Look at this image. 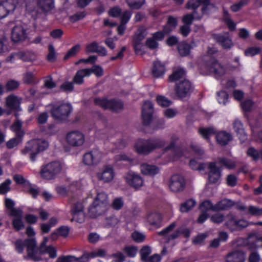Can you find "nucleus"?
Returning a JSON list of instances; mask_svg holds the SVG:
<instances>
[{
	"label": "nucleus",
	"instance_id": "a878e982",
	"mask_svg": "<svg viewBox=\"0 0 262 262\" xmlns=\"http://www.w3.org/2000/svg\"><path fill=\"white\" fill-rule=\"evenodd\" d=\"M140 170L142 174L149 176H154L158 173L160 171L157 166L146 163L141 164Z\"/></svg>",
	"mask_w": 262,
	"mask_h": 262
},
{
	"label": "nucleus",
	"instance_id": "c85d7f7f",
	"mask_svg": "<svg viewBox=\"0 0 262 262\" xmlns=\"http://www.w3.org/2000/svg\"><path fill=\"white\" fill-rule=\"evenodd\" d=\"M216 139L220 145L224 146L232 140V137L230 134L222 131L217 133L216 136Z\"/></svg>",
	"mask_w": 262,
	"mask_h": 262
},
{
	"label": "nucleus",
	"instance_id": "ea45409f",
	"mask_svg": "<svg viewBox=\"0 0 262 262\" xmlns=\"http://www.w3.org/2000/svg\"><path fill=\"white\" fill-rule=\"evenodd\" d=\"M217 160L220 163L229 169H233L236 166V163L235 161L225 157H219Z\"/></svg>",
	"mask_w": 262,
	"mask_h": 262
},
{
	"label": "nucleus",
	"instance_id": "bf43d9fd",
	"mask_svg": "<svg viewBox=\"0 0 262 262\" xmlns=\"http://www.w3.org/2000/svg\"><path fill=\"white\" fill-rule=\"evenodd\" d=\"M151 249L148 246H144L140 251L141 259L143 261H147L148 256L151 253Z\"/></svg>",
	"mask_w": 262,
	"mask_h": 262
},
{
	"label": "nucleus",
	"instance_id": "f3484780",
	"mask_svg": "<svg viewBox=\"0 0 262 262\" xmlns=\"http://www.w3.org/2000/svg\"><path fill=\"white\" fill-rule=\"evenodd\" d=\"M202 6L201 14L207 13L208 7L210 6L209 0H189L186 4V8L196 11V9Z\"/></svg>",
	"mask_w": 262,
	"mask_h": 262
},
{
	"label": "nucleus",
	"instance_id": "473e14b6",
	"mask_svg": "<svg viewBox=\"0 0 262 262\" xmlns=\"http://www.w3.org/2000/svg\"><path fill=\"white\" fill-rule=\"evenodd\" d=\"M185 71L182 68H178L173 70L172 73L169 76L170 82H176L184 78Z\"/></svg>",
	"mask_w": 262,
	"mask_h": 262
},
{
	"label": "nucleus",
	"instance_id": "a211bd4d",
	"mask_svg": "<svg viewBox=\"0 0 262 262\" xmlns=\"http://www.w3.org/2000/svg\"><path fill=\"white\" fill-rule=\"evenodd\" d=\"M209 169L208 181L210 183H216L222 176L221 170L216 167L215 162L207 163Z\"/></svg>",
	"mask_w": 262,
	"mask_h": 262
},
{
	"label": "nucleus",
	"instance_id": "20e7f679",
	"mask_svg": "<svg viewBox=\"0 0 262 262\" xmlns=\"http://www.w3.org/2000/svg\"><path fill=\"white\" fill-rule=\"evenodd\" d=\"M49 146V143L42 139H34L28 141L24 148L21 150V153L24 155H29L30 159L34 162L36 156L41 151L46 149Z\"/></svg>",
	"mask_w": 262,
	"mask_h": 262
},
{
	"label": "nucleus",
	"instance_id": "de8ad7c7",
	"mask_svg": "<svg viewBox=\"0 0 262 262\" xmlns=\"http://www.w3.org/2000/svg\"><path fill=\"white\" fill-rule=\"evenodd\" d=\"M190 46L186 43H181L178 46V50L181 56L187 55L190 52Z\"/></svg>",
	"mask_w": 262,
	"mask_h": 262
},
{
	"label": "nucleus",
	"instance_id": "5fc2aeb1",
	"mask_svg": "<svg viewBox=\"0 0 262 262\" xmlns=\"http://www.w3.org/2000/svg\"><path fill=\"white\" fill-rule=\"evenodd\" d=\"M158 104L162 107H167L171 104V101L163 96L159 95L157 97Z\"/></svg>",
	"mask_w": 262,
	"mask_h": 262
},
{
	"label": "nucleus",
	"instance_id": "0eeeda50",
	"mask_svg": "<svg viewBox=\"0 0 262 262\" xmlns=\"http://www.w3.org/2000/svg\"><path fill=\"white\" fill-rule=\"evenodd\" d=\"M225 225L230 230L235 231L246 227L248 223L245 220H237L233 213H230L226 216Z\"/></svg>",
	"mask_w": 262,
	"mask_h": 262
},
{
	"label": "nucleus",
	"instance_id": "7c9ffc66",
	"mask_svg": "<svg viewBox=\"0 0 262 262\" xmlns=\"http://www.w3.org/2000/svg\"><path fill=\"white\" fill-rule=\"evenodd\" d=\"M234 205L231 200L223 199L214 205L213 211L227 210Z\"/></svg>",
	"mask_w": 262,
	"mask_h": 262
},
{
	"label": "nucleus",
	"instance_id": "4468645a",
	"mask_svg": "<svg viewBox=\"0 0 262 262\" xmlns=\"http://www.w3.org/2000/svg\"><path fill=\"white\" fill-rule=\"evenodd\" d=\"M124 178L128 185L136 189L140 188L143 185L142 177L134 172H129L125 175Z\"/></svg>",
	"mask_w": 262,
	"mask_h": 262
},
{
	"label": "nucleus",
	"instance_id": "393cba45",
	"mask_svg": "<svg viewBox=\"0 0 262 262\" xmlns=\"http://www.w3.org/2000/svg\"><path fill=\"white\" fill-rule=\"evenodd\" d=\"M21 99L14 95H11L6 98V105L10 110L20 111V104Z\"/></svg>",
	"mask_w": 262,
	"mask_h": 262
},
{
	"label": "nucleus",
	"instance_id": "69168bd1",
	"mask_svg": "<svg viewBox=\"0 0 262 262\" xmlns=\"http://www.w3.org/2000/svg\"><path fill=\"white\" fill-rule=\"evenodd\" d=\"M260 51V49L258 47H250L245 50V54L248 56H253L258 54Z\"/></svg>",
	"mask_w": 262,
	"mask_h": 262
},
{
	"label": "nucleus",
	"instance_id": "f257e3e1",
	"mask_svg": "<svg viewBox=\"0 0 262 262\" xmlns=\"http://www.w3.org/2000/svg\"><path fill=\"white\" fill-rule=\"evenodd\" d=\"M48 241L47 237H45L39 249L36 246V242L34 239H28L26 241L28 245V255L34 261H39L42 259L43 254L47 253L49 257L54 258L57 256L55 248L52 246H46Z\"/></svg>",
	"mask_w": 262,
	"mask_h": 262
},
{
	"label": "nucleus",
	"instance_id": "a19ab883",
	"mask_svg": "<svg viewBox=\"0 0 262 262\" xmlns=\"http://www.w3.org/2000/svg\"><path fill=\"white\" fill-rule=\"evenodd\" d=\"M38 5L43 11L47 12L53 8V0H39Z\"/></svg>",
	"mask_w": 262,
	"mask_h": 262
},
{
	"label": "nucleus",
	"instance_id": "5701e85b",
	"mask_svg": "<svg viewBox=\"0 0 262 262\" xmlns=\"http://www.w3.org/2000/svg\"><path fill=\"white\" fill-rule=\"evenodd\" d=\"M215 38L216 41L225 49H229L233 45V42L228 33L216 35Z\"/></svg>",
	"mask_w": 262,
	"mask_h": 262
},
{
	"label": "nucleus",
	"instance_id": "2f4dec72",
	"mask_svg": "<svg viewBox=\"0 0 262 262\" xmlns=\"http://www.w3.org/2000/svg\"><path fill=\"white\" fill-rule=\"evenodd\" d=\"M183 234L185 237H189L190 234V230L186 228L180 227L177 229L173 233L170 234L168 237V240L174 239Z\"/></svg>",
	"mask_w": 262,
	"mask_h": 262
},
{
	"label": "nucleus",
	"instance_id": "79ce46f5",
	"mask_svg": "<svg viewBox=\"0 0 262 262\" xmlns=\"http://www.w3.org/2000/svg\"><path fill=\"white\" fill-rule=\"evenodd\" d=\"M196 202L193 199H189L181 204L180 210L181 212H187L191 210L195 205Z\"/></svg>",
	"mask_w": 262,
	"mask_h": 262
},
{
	"label": "nucleus",
	"instance_id": "6e6d98bb",
	"mask_svg": "<svg viewBox=\"0 0 262 262\" xmlns=\"http://www.w3.org/2000/svg\"><path fill=\"white\" fill-rule=\"evenodd\" d=\"M32 238L27 239L24 241L21 239H18L15 242V249L16 251L19 253L23 252L25 246L27 247V250H28V245L26 241L28 239H32Z\"/></svg>",
	"mask_w": 262,
	"mask_h": 262
},
{
	"label": "nucleus",
	"instance_id": "dca6fc26",
	"mask_svg": "<svg viewBox=\"0 0 262 262\" xmlns=\"http://www.w3.org/2000/svg\"><path fill=\"white\" fill-rule=\"evenodd\" d=\"M67 141L72 146H80L84 142L83 134L78 131H73L67 135Z\"/></svg>",
	"mask_w": 262,
	"mask_h": 262
},
{
	"label": "nucleus",
	"instance_id": "0e129e2a",
	"mask_svg": "<svg viewBox=\"0 0 262 262\" xmlns=\"http://www.w3.org/2000/svg\"><path fill=\"white\" fill-rule=\"evenodd\" d=\"M49 53L47 55V60L50 62H53L56 59V52L54 47L52 45H50L48 47Z\"/></svg>",
	"mask_w": 262,
	"mask_h": 262
},
{
	"label": "nucleus",
	"instance_id": "3c124183",
	"mask_svg": "<svg viewBox=\"0 0 262 262\" xmlns=\"http://www.w3.org/2000/svg\"><path fill=\"white\" fill-rule=\"evenodd\" d=\"M86 71H89L90 76L94 73L97 77H101L103 75V70L101 67L98 65H95L90 69H86Z\"/></svg>",
	"mask_w": 262,
	"mask_h": 262
},
{
	"label": "nucleus",
	"instance_id": "052dcab7",
	"mask_svg": "<svg viewBox=\"0 0 262 262\" xmlns=\"http://www.w3.org/2000/svg\"><path fill=\"white\" fill-rule=\"evenodd\" d=\"M11 181L7 179L5 182L0 185V194H5L10 190V185Z\"/></svg>",
	"mask_w": 262,
	"mask_h": 262
},
{
	"label": "nucleus",
	"instance_id": "a18cd8bd",
	"mask_svg": "<svg viewBox=\"0 0 262 262\" xmlns=\"http://www.w3.org/2000/svg\"><path fill=\"white\" fill-rule=\"evenodd\" d=\"M223 19L231 31H233L235 29V24L230 18L229 14L226 10H224Z\"/></svg>",
	"mask_w": 262,
	"mask_h": 262
},
{
	"label": "nucleus",
	"instance_id": "8fccbe9b",
	"mask_svg": "<svg viewBox=\"0 0 262 262\" xmlns=\"http://www.w3.org/2000/svg\"><path fill=\"white\" fill-rule=\"evenodd\" d=\"M128 6L135 9H140L145 3V0H126Z\"/></svg>",
	"mask_w": 262,
	"mask_h": 262
},
{
	"label": "nucleus",
	"instance_id": "b1692460",
	"mask_svg": "<svg viewBox=\"0 0 262 262\" xmlns=\"http://www.w3.org/2000/svg\"><path fill=\"white\" fill-rule=\"evenodd\" d=\"M245 259L246 254L244 252L235 250L228 254L226 262H244Z\"/></svg>",
	"mask_w": 262,
	"mask_h": 262
},
{
	"label": "nucleus",
	"instance_id": "6ab92c4d",
	"mask_svg": "<svg viewBox=\"0 0 262 262\" xmlns=\"http://www.w3.org/2000/svg\"><path fill=\"white\" fill-rule=\"evenodd\" d=\"M71 213L73 216L72 221H75L78 223H81L84 220V213L83 212V206L80 202L75 203L71 209Z\"/></svg>",
	"mask_w": 262,
	"mask_h": 262
},
{
	"label": "nucleus",
	"instance_id": "cd10ccee",
	"mask_svg": "<svg viewBox=\"0 0 262 262\" xmlns=\"http://www.w3.org/2000/svg\"><path fill=\"white\" fill-rule=\"evenodd\" d=\"M165 72V66L159 61H155L153 63L152 74L154 77L160 78L163 76Z\"/></svg>",
	"mask_w": 262,
	"mask_h": 262
},
{
	"label": "nucleus",
	"instance_id": "72a5a7b5",
	"mask_svg": "<svg viewBox=\"0 0 262 262\" xmlns=\"http://www.w3.org/2000/svg\"><path fill=\"white\" fill-rule=\"evenodd\" d=\"M202 17V15H198L196 11H193L192 13H188L183 16L182 21L184 25L190 26L194 19H200Z\"/></svg>",
	"mask_w": 262,
	"mask_h": 262
},
{
	"label": "nucleus",
	"instance_id": "39448f33",
	"mask_svg": "<svg viewBox=\"0 0 262 262\" xmlns=\"http://www.w3.org/2000/svg\"><path fill=\"white\" fill-rule=\"evenodd\" d=\"M62 166L59 161H53L43 165L40 168V178L46 180L55 179L62 171Z\"/></svg>",
	"mask_w": 262,
	"mask_h": 262
},
{
	"label": "nucleus",
	"instance_id": "6e6552de",
	"mask_svg": "<svg viewBox=\"0 0 262 262\" xmlns=\"http://www.w3.org/2000/svg\"><path fill=\"white\" fill-rule=\"evenodd\" d=\"M106 252L104 249H99L89 253H85L79 258L72 256H67V262H85L89 258L95 257H104Z\"/></svg>",
	"mask_w": 262,
	"mask_h": 262
},
{
	"label": "nucleus",
	"instance_id": "4c0bfd02",
	"mask_svg": "<svg viewBox=\"0 0 262 262\" xmlns=\"http://www.w3.org/2000/svg\"><path fill=\"white\" fill-rule=\"evenodd\" d=\"M0 2L10 14L15 10L19 3V0H0Z\"/></svg>",
	"mask_w": 262,
	"mask_h": 262
},
{
	"label": "nucleus",
	"instance_id": "13d9d810",
	"mask_svg": "<svg viewBox=\"0 0 262 262\" xmlns=\"http://www.w3.org/2000/svg\"><path fill=\"white\" fill-rule=\"evenodd\" d=\"M217 100L219 103L225 104L228 101V95L224 91L217 92Z\"/></svg>",
	"mask_w": 262,
	"mask_h": 262
},
{
	"label": "nucleus",
	"instance_id": "ddd939ff",
	"mask_svg": "<svg viewBox=\"0 0 262 262\" xmlns=\"http://www.w3.org/2000/svg\"><path fill=\"white\" fill-rule=\"evenodd\" d=\"M192 91V86L189 81L184 79L177 84L176 93L181 98L186 97Z\"/></svg>",
	"mask_w": 262,
	"mask_h": 262
},
{
	"label": "nucleus",
	"instance_id": "4d7b16f0",
	"mask_svg": "<svg viewBox=\"0 0 262 262\" xmlns=\"http://www.w3.org/2000/svg\"><path fill=\"white\" fill-rule=\"evenodd\" d=\"M12 226L16 231H19L24 228L25 225L22 218H14L12 220Z\"/></svg>",
	"mask_w": 262,
	"mask_h": 262
},
{
	"label": "nucleus",
	"instance_id": "4be33fe9",
	"mask_svg": "<svg viewBox=\"0 0 262 262\" xmlns=\"http://www.w3.org/2000/svg\"><path fill=\"white\" fill-rule=\"evenodd\" d=\"M233 126L238 139L241 142H244L247 139V135L242 122L238 119H235L233 123Z\"/></svg>",
	"mask_w": 262,
	"mask_h": 262
},
{
	"label": "nucleus",
	"instance_id": "9d476101",
	"mask_svg": "<svg viewBox=\"0 0 262 262\" xmlns=\"http://www.w3.org/2000/svg\"><path fill=\"white\" fill-rule=\"evenodd\" d=\"M27 30L24 25L17 24L12 28L11 31V39L14 42L23 41L27 38Z\"/></svg>",
	"mask_w": 262,
	"mask_h": 262
},
{
	"label": "nucleus",
	"instance_id": "49530a36",
	"mask_svg": "<svg viewBox=\"0 0 262 262\" xmlns=\"http://www.w3.org/2000/svg\"><path fill=\"white\" fill-rule=\"evenodd\" d=\"M199 133L205 139L208 140L209 137L215 133L213 127L200 128L199 130Z\"/></svg>",
	"mask_w": 262,
	"mask_h": 262
},
{
	"label": "nucleus",
	"instance_id": "c756f323",
	"mask_svg": "<svg viewBox=\"0 0 262 262\" xmlns=\"http://www.w3.org/2000/svg\"><path fill=\"white\" fill-rule=\"evenodd\" d=\"M25 191L31 195L33 199H36L37 196L40 193V188L35 185L31 184L30 182L26 183L24 186Z\"/></svg>",
	"mask_w": 262,
	"mask_h": 262
},
{
	"label": "nucleus",
	"instance_id": "680f3d73",
	"mask_svg": "<svg viewBox=\"0 0 262 262\" xmlns=\"http://www.w3.org/2000/svg\"><path fill=\"white\" fill-rule=\"evenodd\" d=\"M123 204L124 202L122 199L121 198H117L113 200L112 206L114 209L119 210L121 209Z\"/></svg>",
	"mask_w": 262,
	"mask_h": 262
},
{
	"label": "nucleus",
	"instance_id": "412c9836",
	"mask_svg": "<svg viewBox=\"0 0 262 262\" xmlns=\"http://www.w3.org/2000/svg\"><path fill=\"white\" fill-rule=\"evenodd\" d=\"M52 114L56 119L61 120L66 114V103L64 101L57 102L52 110Z\"/></svg>",
	"mask_w": 262,
	"mask_h": 262
},
{
	"label": "nucleus",
	"instance_id": "2eb2a0df",
	"mask_svg": "<svg viewBox=\"0 0 262 262\" xmlns=\"http://www.w3.org/2000/svg\"><path fill=\"white\" fill-rule=\"evenodd\" d=\"M154 108L152 103L148 101H145L142 107V117L144 125L150 124L152 119Z\"/></svg>",
	"mask_w": 262,
	"mask_h": 262
},
{
	"label": "nucleus",
	"instance_id": "7ed1b4c3",
	"mask_svg": "<svg viewBox=\"0 0 262 262\" xmlns=\"http://www.w3.org/2000/svg\"><path fill=\"white\" fill-rule=\"evenodd\" d=\"M165 144V141L161 138L139 139L135 143V148L138 154L147 155L154 149L163 147Z\"/></svg>",
	"mask_w": 262,
	"mask_h": 262
},
{
	"label": "nucleus",
	"instance_id": "c03bdc74",
	"mask_svg": "<svg viewBox=\"0 0 262 262\" xmlns=\"http://www.w3.org/2000/svg\"><path fill=\"white\" fill-rule=\"evenodd\" d=\"M148 222L151 225H156L161 221V216L158 213H151L147 215Z\"/></svg>",
	"mask_w": 262,
	"mask_h": 262
},
{
	"label": "nucleus",
	"instance_id": "e2e57ef3",
	"mask_svg": "<svg viewBox=\"0 0 262 262\" xmlns=\"http://www.w3.org/2000/svg\"><path fill=\"white\" fill-rule=\"evenodd\" d=\"M214 205H213L210 201H205L203 202L200 205V209L203 212H206L209 210H212L213 211V208Z\"/></svg>",
	"mask_w": 262,
	"mask_h": 262
},
{
	"label": "nucleus",
	"instance_id": "37998d69",
	"mask_svg": "<svg viewBox=\"0 0 262 262\" xmlns=\"http://www.w3.org/2000/svg\"><path fill=\"white\" fill-rule=\"evenodd\" d=\"M173 138H172L170 144L165 148V151L171 150L174 153V159L180 158L182 156V153L178 147L175 146Z\"/></svg>",
	"mask_w": 262,
	"mask_h": 262
},
{
	"label": "nucleus",
	"instance_id": "1a4fd4ad",
	"mask_svg": "<svg viewBox=\"0 0 262 262\" xmlns=\"http://www.w3.org/2000/svg\"><path fill=\"white\" fill-rule=\"evenodd\" d=\"M186 185V182L184 177L179 174H173L171 176L169 187L170 190L174 192L182 191Z\"/></svg>",
	"mask_w": 262,
	"mask_h": 262
},
{
	"label": "nucleus",
	"instance_id": "f03ea898",
	"mask_svg": "<svg viewBox=\"0 0 262 262\" xmlns=\"http://www.w3.org/2000/svg\"><path fill=\"white\" fill-rule=\"evenodd\" d=\"M108 206L107 194L104 191L97 192L92 203L88 208V214L92 218L100 216L106 211Z\"/></svg>",
	"mask_w": 262,
	"mask_h": 262
},
{
	"label": "nucleus",
	"instance_id": "e433bc0d",
	"mask_svg": "<svg viewBox=\"0 0 262 262\" xmlns=\"http://www.w3.org/2000/svg\"><path fill=\"white\" fill-rule=\"evenodd\" d=\"M177 26V18L171 16H169L167 19V24L163 28L164 32L166 34H168L173 30Z\"/></svg>",
	"mask_w": 262,
	"mask_h": 262
},
{
	"label": "nucleus",
	"instance_id": "864d4df0",
	"mask_svg": "<svg viewBox=\"0 0 262 262\" xmlns=\"http://www.w3.org/2000/svg\"><path fill=\"white\" fill-rule=\"evenodd\" d=\"M189 166L193 170L201 171L205 169V164L191 159L189 162Z\"/></svg>",
	"mask_w": 262,
	"mask_h": 262
},
{
	"label": "nucleus",
	"instance_id": "f8f14e48",
	"mask_svg": "<svg viewBox=\"0 0 262 262\" xmlns=\"http://www.w3.org/2000/svg\"><path fill=\"white\" fill-rule=\"evenodd\" d=\"M97 179L104 183L111 182L115 177V172L112 166L107 165L96 174Z\"/></svg>",
	"mask_w": 262,
	"mask_h": 262
},
{
	"label": "nucleus",
	"instance_id": "603ef678",
	"mask_svg": "<svg viewBox=\"0 0 262 262\" xmlns=\"http://www.w3.org/2000/svg\"><path fill=\"white\" fill-rule=\"evenodd\" d=\"M249 2V0H240L238 2L230 6V9L234 12H237L242 7L246 6Z\"/></svg>",
	"mask_w": 262,
	"mask_h": 262
},
{
	"label": "nucleus",
	"instance_id": "423d86ee",
	"mask_svg": "<svg viewBox=\"0 0 262 262\" xmlns=\"http://www.w3.org/2000/svg\"><path fill=\"white\" fill-rule=\"evenodd\" d=\"M94 103L104 110H110L113 112H118L123 108V103L119 100L107 99L105 98H95Z\"/></svg>",
	"mask_w": 262,
	"mask_h": 262
},
{
	"label": "nucleus",
	"instance_id": "09e8293b",
	"mask_svg": "<svg viewBox=\"0 0 262 262\" xmlns=\"http://www.w3.org/2000/svg\"><path fill=\"white\" fill-rule=\"evenodd\" d=\"M247 214H249L252 216H261L262 215V208H259L254 206H249L247 207Z\"/></svg>",
	"mask_w": 262,
	"mask_h": 262
},
{
	"label": "nucleus",
	"instance_id": "f704fd0d",
	"mask_svg": "<svg viewBox=\"0 0 262 262\" xmlns=\"http://www.w3.org/2000/svg\"><path fill=\"white\" fill-rule=\"evenodd\" d=\"M22 122L19 119H16L11 126V130L15 133L18 138H22L25 133L22 129Z\"/></svg>",
	"mask_w": 262,
	"mask_h": 262
},
{
	"label": "nucleus",
	"instance_id": "bb28decb",
	"mask_svg": "<svg viewBox=\"0 0 262 262\" xmlns=\"http://www.w3.org/2000/svg\"><path fill=\"white\" fill-rule=\"evenodd\" d=\"M146 35V31L143 29H138L135 34L133 38V45L136 51L140 50V45Z\"/></svg>",
	"mask_w": 262,
	"mask_h": 262
},
{
	"label": "nucleus",
	"instance_id": "774afa93",
	"mask_svg": "<svg viewBox=\"0 0 262 262\" xmlns=\"http://www.w3.org/2000/svg\"><path fill=\"white\" fill-rule=\"evenodd\" d=\"M132 237L133 240L137 243L142 242L145 239V235L138 231H134L132 234Z\"/></svg>",
	"mask_w": 262,
	"mask_h": 262
},
{
	"label": "nucleus",
	"instance_id": "338daca9",
	"mask_svg": "<svg viewBox=\"0 0 262 262\" xmlns=\"http://www.w3.org/2000/svg\"><path fill=\"white\" fill-rule=\"evenodd\" d=\"M21 141V138L16 136L15 138L11 139L7 143V147L10 149L13 148L16 146Z\"/></svg>",
	"mask_w": 262,
	"mask_h": 262
},
{
	"label": "nucleus",
	"instance_id": "c9c22d12",
	"mask_svg": "<svg viewBox=\"0 0 262 262\" xmlns=\"http://www.w3.org/2000/svg\"><path fill=\"white\" fill-rule=\"evenodd\" d=\"M90 76L89 71L86 69L78 70L73 78V82L78 84H82L83 82V78Z\"/></svg>",
	"mask_w": 262,
	"mask_h": 262
},
{
	"label": "nucleus",
	"instance_id": "9b49d317",
	"mask_svg": "<svg viewBox=\"0 0 262 262\" xmlns=\"http://www.w3.org/2000/svg\"><path fill=\"white\" fill-rule=\"evenodd\" d=\"M102 158V152L97 149H94L83 155V162L87 165L97 164L100 162Z\"/></svg>",
	"mask_w": 262,
	"mask_h": 262
},
{
	"label": "nucleus",
	"instance_id": "aec40b11",
	"mask_svg": "<svg viewBox=\"0 0 262 262\" xmlns=\"http://www.w3.org/2000/svg\"><path fill=\"white\" fill-rule=\"evenodd\" d=\"M207 68L210 72L214 74L216 77H220L225 73L224 67L214 59H211L208 63Z\"/></svg>",
	"mask_w": 262,
	"mask_h": 262
},
{
	"label": "nucleus",
	"instance_id": "58836bf2",
	"mask_svg": "<svg viewBox=\"0 0 262 262\" xmlns=\"http://www.w3.org/2000/svg\"><path fill=\"white\" fill-rule=\"evenodd\" d=\"M247 155L254 161H257L260 159L262 162V150H257L253 147H250L247 151Z\"/></svg>",
	"mask_w": 262,
	"mask_h": 262
}]
</instances>
